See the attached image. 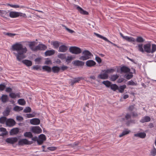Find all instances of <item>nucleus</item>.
Here are the masks:
<instances>
[{
  "label": "nucleus",
  "mask_w": 156,
  "mask_h": 156,
  "mask_svg": "<svg viewBox=\"0 0 156 156\" xmlns=\"http://www.w3.org/2000/svg\"><path fill=\"white\" fill-rule=\"evenodd\" d=\"M96 35L97 36V37H99L102 39H103L105 41L108 42L110 43L111 44H112V45H114L115 46H116V44H115L113 43L111 41H109L106 37H105L104 36H103L98 34H96Z\"/></svg>",
  "instance_id": "21"
},
{
  "label": "nucleus",
  "mask_w": 156,
  "mask_h": 156,
  "mask_svg": "<svg viewBox=\"0 0 156 156\" xmlns=\"http://www.w3.org/2000/svg\"><path fill=\"white\" fill-rule=\"evenodd\" d=\"M24 136L26 137H28L30 138H32L33 135L32 133L30 132H26L24 134Z\"/></svg>",
  "instance_id": "37"
},
{
  "label": "nucleus",
  "mask_w": 156,
  "mask_h": 156,
  "mask_svg": "<svg viewBox=\"0 0 156 156\" xmlns=\"http://www.w3.org/2000/svg\"><path fill=\"white\" fill-rule=\"evenodd\" d=\"M9 96L12 98H15L17 97L20 98V93H17L16 94L14 93H11L9 94Z\"/></svg>",
  "instance_id": "27"
},
{
  "label": "nucleus",
  "mask_w": 156,
  "mask_h": 156,
  "mask_svg": "<svg viewBox=\"0 0 156 156\" xmlns=\"http://www.w3.org/2000/svg\"><path fill=\"white\" fill-rule=\"evenodd\" d=\"M84 78L82 77L73 78V80L71 81V85H73L74 84L79 83L81 80H83Z\"/></svg>",
  "instance_id": "13"
},
{
  "label": "nucleus",
  "mask_w": 156,
  "mask_h": 156,
  "mask_svg": "<svg viewBox=\"0 0 156 156\" xmlns=\"http://www.w3.org/2000/svg\"><path fill=\"white\" fill-rule=\"evenodd\" d=\"M12 90V89L10 87H7L5 89V91L7 92H10Z\"/></svg>",
  "instance_id": "63"
},
{
  "label": "nucleus",
  "mask_w": 156,
  "mask_h": 156,
  "mask_svg": "<svg viewBox=\"0 0 156 156\" xmlns=\"http://www.w3.org/2000/svg\"><path fill=\"white\" fill-rule=\"evenodd\" d=\"M76 9L78 11L80 12V13L81 14L83 15H87L88 14V12L84 10L83 9H82L81 8L80 6L78 5H77L76 7Z\"/></svg>",
  "instance_id": "19"
},
{
  "label": "nucleus",
  "mask_w": 156,
  "mask_h": 156,
  "mask_svg": "<svg viewBox=\"0 0 156 156\" xmlns=\"http://www.w3.org/2000/svg\"><path fill=\"white\" fill-rule=\"evenodd\" d=\"M73 64L75 66H82L84 65V62L79 60H76L73 62Z\"/></svg>",
  "instance_id": "23"
},
{
  "label": "nucleus",
  "mask_w": 156,
  "mask_h": 156,
  "mask_svg": "<svg viewBox=\"0 0 156 156\" xmlns=\"http://www.w3.org/2000/svg\"><path fill=\"white\" fill-rule=\"evenodd\" d=\"M1 99L3 103H5L8 100V97L7 95L3 94L2 95Z\"/></svg>",
  "instance_id": "32"
},
{
  "label": "nucleus",
  "mask_w": 156,
  "mask_h": 156,
  "mask_svg": "<svg viewBox=\"0 0 156 156\" xmlns=\"http://www.w3.org/2000/svg\"><path fill=\"white\" fill-rule=\"evenodd\" d=\"M7 118L6 117L2 116L0 118V123L4 124L5 122L6 123Z\"/></svg>",
  "instance_id": "40"
},
{
  "label": "nucleus",
  "mask_w": 156,
  "mask_h": 156,
  "mask_svg": "<svg viewBox=\"0 0 156 156\" xmlns=\"http://www.w3.org/2000/svg\"><path fill=\"white\" fill-rule=\"evenodd\" d=\"M119 77V76L117 75H113L111 76V80L112 81H115V80Z\"/></svg>",
  "instance_id": "42"
},
{
  "label": "nucleus",
  "mask_w": 156,
  "mask_h": 156,
  "mask_svg": "<svg viewBox=\"0 0 156 156\" xmlns=\"http://www.w3.org/2000/svg\"><path fill=\"white\" fill-rule=\"evenodd\" d=\"M126 86L125 85H124L122 86H120L119 87H118L119 91L120 93H123L124 90L126 88Z\"/></svg>",
  "instance_id": "33"
},
{
  "label": "nucleus",
  "mask_w": 156,
  "mask_h": 156,
  "mask_svg": "<svg viewBox=\"0 0 156 156\" xmlns=\"http://www.w3.org/2000/svg\"><path fill=\"white\" fill-rule=\"evenodd\" d=\"M127 84L128 85H136V83L134 82L133 80H131L128 82Z\"/></svg>",
  "instance_id": "50"
},
{
  "label": "nucleus",
  "mask_w": 156,
  "mask_h": 156,
  "mask_svg": "<svg viewBox=\"0 0 156 156\" xmlns=\"http://www.w3.org/2000/svg\"><path fill=\"white\" fill-rule=\"evenodd\" d=\"M110 87L111 89L114 91H115L116 90L118 89V87L116 84H111Z\"/></svg>",
  "instance_id": "34"
},
{
  "label": "nucleus",
  "mask_w": 156,
  "mask_h": 156,
  "mask_svg": "<svg viewBox=\"0 0 156 156\" xmlns=\"http://www.w3.org/2000/svg\"><path fill=\"white\" fill-rule=\"evenodd\" d=\"M53 45L55 48H58L59 46V44L58 41H55L53 42Z\"/></svg>",
  "instance_id": "48"
},
{
  "label": "nucleus",
  "mask_w": 156,
  "mask_h": 156,
  "mask_svg": "<svg viewBox=\"0 0 156 156\" xmlns=\"http://www.w3.org/2000/svg\"><path fill=\"white\" fill-rule=\"evenodd\" d=\"M47 47L45 45L43 44H39L35 46V51L38 50H44L47 48Z\"/></svg>",
  "instance_id": "14"
},
{
  "label": "nucleus",
  "mask_w": 156,
  "mask_h": 156,
  "mask_svg": "<svg viewBox=\"0 0 156 156\" xmlns=\"http://www.w3.org/2000/svg\"><path fill=\"white\" fill-rule=\"evenodd\" d=\"M48 149L51 151H54L56 150L57 147H49L48 148Z\"/></svg>",
  "instance_id": "58"
},
{
  "label": "nucleus",
  "mask_w": 156,
  "mask_h": 156,
  "mask_svg": "<svg viewBox=\"0 0 156 156\" xmlns=\"http://www.w3.org/2000/svg\"><path fill=\"white\" fill-rule=\"evenodd\" d=\"M16 124L15 121L12 119H9L7 120L6 124L9 126H12Z\"/></svg>",
  "instance_id": "15"
},
{
  "label": "nucleus",
  "mask_w": 156,
  "mask_h": 156,
  "mask_svg": "<svg viewBox=\"0 0 156 156\" xmlns=\"http://www.w3.org/2000/svg\"><path fill=\"white\" fill-rule=\"evenodd\" d=\"M8 5L10 6V7L15 8H21L22 7H21L20 6L18 5H13V4H8Z\"/></svg>",
  "instance_id": "46"
},
{
  "label": "nucleus",
  "mask_w": 156,
  "mask_h": 156,
  "mask_svg": "<svg viewBox=\"0 0 156 156\" xmlns=\"http://www.w3.org/2000/svg\"><path fill=\"white\" fill-rule=\"evenodd\" d=\"M95 59L96 61L99 63H100L101 62V58L97 56L96 57Z\"/></svg>",
  "instance_id": "60"
},
{
  "label": "nucleus",
  "mask_w": 156,
  "mask_h": 156,
  "mask_svg": "<svg viewBox=\"0 0 156 156\" xmlns=\"http://www.w3.org/2000/svg\"><path fill=\"white\" fill-rule=\"evenodd\" d=\"M131 114L127 113L125 117L122 119L121 120L122 121L124 122L126 125L129 126L131 123H134V120L131 119Z\"/></svg>",
  "instance_id": "3"
},
{
  "label": "nucleus",
  "mask_w": 156,
  "mask_h": 156,
  "mask_svg": "<svg viewBox=\"0 0 156 156\" xmlns=\"http://www.w3.org/2000/svg\"><path fill=\"white\" fill-rule=\"evenodd\" d=\"M11 50L13 51H17V53L14 52L13 53L19 61H20L25 58L24 54L27 51V48L23 47L22 44L20 43H16L13 44L12 46Z\"/></svg>",
  "instance_id": "1"
},
{
  "label": "nucleus",
  "mask_w": 156,
  "mask_h": 156,
  "mask_svg": "<svg viewBox=\"0 0 156 156\" xmlns=\"http://www.w3.org/2000/svg\"><path fill=\"white\" fill-rule=\"evenodd\" d=\"M0 130L1 131L3 132V133L2 134V135L1 136H3L6 135L8 133L5 128L3 127L1 128H0Z\"/></svg>",
  "instance_id": "35"
},
{
  "label": "nucleus",
  "mask_w": 156,
  "mask_h": 156,
  "mask_svg": "<svg viewBox=\"0 0 156 156\" xmlns=\"http://www.w3.org/2000/svg\"><path fill=\"white\" fill-rule=\"evenodd\" d=\"M120 35L125 40L129 42H134L136 41L135 39L132 37H129L127 36H124L122 33H120Z\"/></svg>",
  "instance_id": "9"
},
{
  "label": "nucleus",
  "mask_w": 156,
  "mask_h": 156,
  "mask_svg": "<svg viewBox=\"0 0 156 156\" xmlns=\"http://www.w3.org/2000/svg\"><path fill=\"white\" fill-rule=\"evenodd\" d=\"M134 136L136 137L144 138L146 136V134L144 132H140L134 134Z\"/></svg>",
  "instance_id": "20"
},
{
  "label": "nucleus",
  "mask_w": 156,
  "mask_h": 156,
  "mask_svg": "<svg viewBox=\"0 0 156 156\" xmlns=\"http://www.w3.org/2000/svg\"><path fill=\"white\" fill-rule=\"evenodd\" d=\"M58 57L61 59L63 60L66 58V54H60L58 56Z\"/></svg>",
  "instance_id": "43"
},
{
  "label": "nucleus",
  "mask_w": 156,
  "mask_h": 156,
  "mask_svg": "<svg viewBox=\"0 0 156 156\" xmlns=\"http://www.w3.org/2000/svg\"><path fill=\"white\" fill-rule=\"evenodd\" d=\"M22 62L27 66H30L32 65V62L28 60H24L22 61Z\"/></svg>",
  "instance_id": "26"
},
{
  "label": "nucleus",
  "mask_w": 156,
  "mask_h": 156,
  "mask_svg": "<svg viewBox=\"0 0 156 156\" xmlns=\"http://www.w3.org/2000/svg\"><path fill=\"white\" fill-rule=\"evenodd\" d=\"M83 56H81L80 59L83 60H85L90 58L91 55V53L87 50H85L83 52Z\"/></svg>",
  "instance_id": "5"
},
{
  "label": "nucleus",
  "mask_w": 156,
  "mask_h": 156,
  "mask_svg": "<svg viewBox=\"0 0 156 156\" xmlns=\"http://www.w3.org/2000/svg\"><path fill=\"white\" fill-rule=\"evenodd\" d=\"M5 35L11 37H13L14 36L16 35V34L9 33H7L5 34Z\"/></svg>",
  "instance_id": "55"
},
{
  "label": "nucleus",
  "mask_w": 156,
  "mask_h": 156,
  "mask_svg": "<svg viewBox=\"0 0 156 156\" xmlns=\"http://www.w3.org/2000/svg\"><path fill=\"white\" fill-rule=\"evenodd\" d=\"M5 85L3 84H0V91H3V90L5 88Z\"/></svg>",
  "instance_id": "57"
},
{
  "label": "nucleus",
  "mask_w": 156,
  "mask_h": 156,
  "mask_svg": "<svg viewBox=\"0 0 156 156\" xmlns=\"http://www.w3.org/2000/svg\"><path fill=\"white\" fill-rule=\"evenodd\" d=\"M69 51L73 54H78L81 52L80 48L76 47H71L69 49Z\"/></svg>",
  "instance_id": "6"
},
{
  "label": "nucleus",
  "mask_w": 156,
  "mask_h": 156,
  "mask_svg": "<svg viewBox=\"0 0 156 156\" xmlns=\"http://www.w3.org/2000/svg\"><path fill=\"white\" fill-rule=\"evenodd\" d=\"M30 131L35 134H39L41 133L42 130L39 126L32 127L30 129Z\"/></svg>",
  "instance_id": "7"
},
{
  "label": "nucleus",
  "mask_w": 156,
  "mask_h": 156,
  "mask_svg": "<svg viewBox=\"0 0 156 156\" xmlns=\"http://www.w3.org/2000/svg\"><path fill=\"white\" fill-rule=\"evenodd\" d=\"M9 113L10 110L9 109H6L3 112V114L4 115L6 116L9 115Z\"/></svg>",
  "instance_id": "51"
},
{
  "label": "nucleus",
  "mask_w": 156,
  "mask_h": 156,
  "mask_svg": "<svg viewBox=\"0 0 156 156\" xmlns=\"http://www.w3.org/2000/svg\"><path fill=\"white\" fill-rule=\"evenodd\" d=\"M42 69L44 71H46L48 72H50L51 71V67L48 66H43Z\"/></svg>",
  "instance_id": "39"
},
{
  "label": "nucleus",
  "mask_w": 156,
  "mask_h": 156,
  "mask_svg": "<svg viewBox=\"0 0 156 156\" xmlns=\"http://www.w3.org/2000/svg\"><path fill=\"white\" fill-rule=\"evenodd\" d=\"M18 104L21 105H23L26 104V102L25 101L22 99H20L18 100Z\"/></svg>",
  "instance_id": "41"
},
{
  "label": "nucleus",
  "mask_w": 156,
  "mask_h": 156,
  "mask_svg": "<svg viewBox=\"0 0 156 156\" xmlns=\"http://www.w3.org/2000/svg\"><path fill=\"white\" fill-rule=\"evenodd\" d=\"M46 140L45 136L43 134H41L39 135L37 142L38 145H40L43 144L44 142Z\"/></svg>",
  "instance_id": "8"
},
{
  "label": "nucleus",
  "mask_w": 156,
  "mask_h": 156,
  "mask_svg": "<svg viewBox=\"0 0 156 156\" xmlns=\"http://www.w3.org/2000/svg\"><path fill=\"white\" fill-rule=\"evenodd\" d=\"M130 132V131L128 129H126L123 131L122 133H121L119 136V137H121L123 136L129 134Z\"/></svg>",
  "instance_id": "29"
},
{
  "label": "nucleus",
  "mask_w": 156,
  "mask_h": 156,
  "mask_svg": "<svg viewBox=\"0 0 156 156\" xmlns=\"http://www.w3.org/2000/svg\"><path fill=\"white\" fill-rule=\"evenodd\" d=\"M73 59V58L72 56H68L66 59V61L68 63H69Z\"/></svg>",
  "instance_id": "54"
},
{
  "label": "nucleus",
  "mask_w": 156,
  "mask_h": 156,
  "mask_svg": "<svg viewBox=\"0 0 156 156\" xmlns=\"http://www.w3.org/2000/svg\"><path fill=\"white\" fill-rule=\"evenodd\" d=\"M35 42L34 41L31 42H30L29 46L30 49L33 51H35Z\"/></svg>",
  "instance_id": "28"
},
{
  "label": "nucleus",
  "mask_w": 156,
  "mask_h": 156,
  "mask_svg": "<svg viewBox=\"0 0 156 156\" xmlns=\"http://www.w3.org/2000/svg\"><path fill=\"white\" fill-rule=\"evenodd\" d=\"M103 83L107 87H110L111 85V83L108 81H104Z\"/></svg>",
  "instance_id": "44"
},
{
  "label": "nucleus",
  "mask_w": 156,
  "mask_h": 156,
  "mask_svg": "<svg viewBox=\"0 0 156 156\" xmlns=\"http://www.w3.org/2000/svg\"><path fill=\"white\" fill-rule=\"evenodd\" d=\"M151 120L150 118L148 116H145L143 117L140 121V122L141 123H144L148 122Z\"/></svg>",
  "instance_id": "22"
},
{
  "label": "nucleus",
  "mask_w": 156,
  "mask_h": 156,
  "mask_svg": "<svg viewBox=\"0 0 156 156\" xmlns=\"http://www.w3.org/2000/svg\"><path fill=\"white\" fill-rule=\"evenodd\" d=\"M125 77L128 80L132 78L133 77V75L131 74H128L125 75Z\"/></svg>",
  "instance_id": "52"
},
{
  "label": "nucleus",
  "mask_w": 156,
  "mask_h": 156,
  "mask_svg": "<svg viewBox=\"0 0 156 156\" xmlns=\"http://www.w3.org/2000/svg\"><path fill=\"white\" fill-rule=\"evenodd\" d=\"M65 28L66 29V30L68 31L69 33H73V32H74V31L72 30H71L67 27H65Z\"/></svg>",
  "instance_id": "64"
},
{
  "label": "nucleus",
  "mask_w": 156,
  "mask_h": 156,
  "mask_svg": "<svg viewBox=\"0 0 156 156\" xmlns=\"http://www.w3.org/2000/svg\"><path fill=\"white\" fill-rule=\"evenodd\" d=\"M23 108L22 107H20L18 106H15L13 110L15 111L19 112L23 110Z\"/></svg>",
  "instance_id": "38"
},
{
  "label": "nucleus",
  "mask_w": 156,
  "mask_h": 156,
  "mask_svg": "<svg viewBox=\"0 0 156 156\" xmlns=\"http://www.w3.org/2000/svg\"><path fill=\"white\" fill-rule=\"evenodd\" d=\"M40 68V66L38 65L32 67V69L35 70H38Z\"/></svg>",
  "instance_id": "62"
},
{
  "label": "nucleus",
  "mask_w": 156,
  "mask_h": 156,
  "mask_svg": "<svg viewBox=\"0 0 156 156\" xmlns=\"http://www.w3.org/2000/svg\"><path fill=\"white\" fill-rule=\"evenodd\" d=\"M80 143L79 141H76L74 142L73 144L71 145L72 147H74L75 146H77Z\"/></svg>",
  "instance_id": "59"
},
{
  "label": "nucleus",
  "mask_w": 156,
  "mask_h": 156,
  "mask_svg": "<svg viewBox=\"0 0 156 156\" xmlns=\"http://www.w3.org/2000/svg\"><path fill=\"white\" fill-rule=\"evenodd\" d=\"M19 132V129L18 128H13L12 129L10 132L11 135L16 134Z\"/></svg>",
  "instance_id": "31"
},
{
  "label": "nucleus",
  "mask_w": 156,
  "mask_h": 156,
  "mask_svg": "<svg viewBox=\"0 0 156 156\" xmlns=\"http://www.w3.org/2000/svg\"><path fill=\"white\" fill-rule=\"evenodd\" d=\"M151 44L150 43H148L144 45V51L147 53H151Z\"/></svg>",
  "instance_id": "10"
},
{
  "label": "nucleus",
  "mask_w": 156,
  "mask_h": 156,
  "mask_svg": "<svg viewBox=\"0 0 156 156\" xmlns=\"http://www.w3.org/2000/svg\"><path fill=\"white\" fill-rule=\"evenodd\" d=\"M68 47L64 45H62L60 46L59 47V51L61 52H65L67 50Z\"/></svg>",
  "instance_id": "24"
},
{
  "label": "nucleus",
  "mask_w": 156,
  "mask_h": 156,
  "mask_svg": "<svg viewBox=\"0 0 156 156\" xmlns=\"http://www.w3.org/2000/svg\"><path fill=\"white\" fill-rule=\"evenodd\" d=\"M40 120L37 118H33L30 120V123L32 125H38L40 123Z\"/></svg>",
  "instance_id": "16"
},
{
  "label": "nucleus",
  "mask_w": 156,
  "mask_h": 156,
  "mask_svg": "<svg viewBox=\"0 0 156 156\" xmlns=\"http://www.w3.org/2000/svg\"><path fill=\"white\" fill-rule=\"evenodd\" d=\"M156 51V45L153 44L152 45V49H151V53H153Z\"/></svg>",
  "instance_id": "45"
},
{
  "label": "nucleus",
  "mask_w": 156,
  "mask_h": 156,
  "mask_svg": "<svg viewBox=\"0 0 156 156\" xmlns=\"http://www.w3.org/2000/svg\"><path fill=\"white\" fill-rule=\"evenodd\" d=\"M68 68V67L64 65L62 66L60 68V69L62 71H63L65 70H66Z\"/></svg>",
  "instance_id": "56"
},
{
  "label": "nucleus",
  "mask_w": 156,
  "mask_h": 156,
  "mask_svg": "<svg viewBox=\"0 0 156 156\" xmlns=\"http://www.w3.org/2000/svg\"><path fill=\"white\" fill-rule=\"evenodd\" d=\"M156 154V149L154 148L151 152V156H155Z\"/></svg>",
  "instance_id": "49"
},
{
  "label": "nucleus",
  "mask_w": 156,
  "mask_h": 156,
  "mask_svg": "<svg viewBox=\"0 0 156 156\" xmlns=\"http://www.w3.org/2000/svg\"><path fill=\"white\" fill-rule=\"evenodd\" d=\"M136 41L138 43H143L144 41V39L142 37L138 36L137 37Z\"/></svg>",
  "instance_id": "36"
},
{
  "label": "nucleus",
  "mask_w": 156,
  "mask_h": 156,
  "mask_svg": "<svg viewBox=\"0 0 156 156\" xmlns=\"http://www.w3.org/2000/svg\"><path fill=\"white\" fill-rule=\"evenodd\" d=\"M120 70L121 73H126L129 72L130 71V69L127 66H123L121 67Z\"/></svg>",
  "instance_id": "18"
},
{
  "label": "nucleus",
  "mask_w": 156,
  "mask_h": 156,
  "mask_svg": "<svg viewBox=\"0 0 156 156\" xmlns=\"http://www.w3.org/2000/svg\"><path fill=\"white\" fill-rule=\"evenodd\" d=\"M51 69L53 73H58L59 72L60 68L59 67L54 66Z\"/></svg>",
  "instance_id": "30"
},
{
  "label": "nucleus",
  "mask_w": 156,
  "mask_h": 156,
  "mask_svg": "<svg viewBox=\"0 0 156 156\" xmlns=\"http://www.w3.org/2000/svg\"><path fill=\"white\" fill-rule=\"evenodd\" d=\"M9 16L12 18H16L19 16L25 17L26 15L21 12L11 11L9 12Z\"/></svg>",
  "instance_id": "4"
},
{
  "label": "nucleus",
  "mask_w": 156,
  "mask_h": 156,
  "mask_svg": "<svg viewBox=\"0 0 156 156\" xmlns=\"http://www.w3.org/2000/svg\"><path fill=\"white\" fill-rule=\"evenodd\" d=\"M134 108V105H130L129 108L128 109L129 111H132Z\"/></svg>",
  "instance_id": "61"
},
{
  "label": "nucleus",
  "mask_w": 156,
  "mask_h": 156,
  "mask_svg": "<svg viewBox=\"0 0 156 156\" xmlns=\"http://www.w3.org/2000/svg\"><path fill=\"white\" fill-rule=\"evenodd\" d=\"M31 144L30 141L26 139H22L19 140L18 144L19 145H23L24 144L29 145Z\"/></svg>",
  "instance_id": "11"
},
{
  "label": "nucleus",
  "mask_w": 156,
  "mask_h": 156,
  "mask_svg": "<svg viewBox=\"0 0 156 156\" xmlns=\"http://www.w3.org/2000/svg\"><path fill=\"white\" fill-rule=\"evenodd\" d=\"M138 50L142 52H144V49L143 48L142 44H139L138 45Z\"/></svg>",
  "instance_id": "47"
},
{
  "label": "nucleus",
  "mask_w": 156,
  "mask_h": 156,
  "mask_svg": "<svg viewBox=\"0 0 156 156\" xmlns=\"http://www.w3.org/2000/svg\"><path fill=\"white\" fill-rule=\"evenodd\" d=\"M96 64V62L93 60H89L86 62V66L89 67L94 66Z\"/></svg>",
  "instance_id": "17"
},
{
  "label": "nucleus",
  "mask_w": 156,
  "mask_h": 156,
  "mask_svg": "<svg viewBox=\"0 0 156 156\" xmlns=\"http://www.w3.org/2000/svg\"><path fill=\"white\" fill-rule=\"evenodd\" d=\"M55 53L54 50H47L45 52V55L46 56H51L54 55Z\"/></svg>",
  "instance_id": "25"
},
{
  "label": "nucleus",
  "mask_w": 156,
  "mask_h": 156,
  "mask_svg": "<svg viewBox=\"0 0 156 156\" xmlns=\"http://www.w3.org/2000/svg\"><path fill=\"white\" fill-rule=\"evenodd\" d=\"M5 141L8 143L13 144L17 141L18 139L16 137L9 138H7Z\"/></svg>",
  "instance_id": "12"
},
{
  "label": "nucleus",
  "mask_w": 156,
  "mask_h": 156,
  "mask_svg": "<svg viewBox=\"0 0 156 156\" xmlns=\"http://www.w3.org/2000/svg\"><path fill=\"white\" fill-rule=\"evenodd\" d=\"M114 71V69H112L103 70L101 71V73L98 75V78L103 80L107 79L108 76V73H112Z\"/></svg>",
  "instance_id": "2"
},
{
  "label": "nucleus",
  "mask_w": 156,
  "mask_h": 156,
  "mask_svg": "<svg viewBox=\"0 0 156 156\" xmlns=\"http://www.w3.org/2000/svg\"><path fill=\"white\" fill-rule=\"evenodd\" d=\"M23 111L25 113L30 112L31 111V109L30 107H27Z\"/></svg>",
  "instance_id": "53"
}]
</instances>
